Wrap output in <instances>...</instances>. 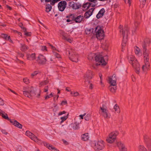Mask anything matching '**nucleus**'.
Masks as SVG:
<instances>
[{
	"mask_svg": "<svg viewBox=\"0 0 151 151\" xmlns=\"http://www.w3.org/2000/svg\"><path fill=\"white\" fill-rule=\"evenodd\" d=\"M143 48L144 64L142 66V70L144 73L149 70L150 63L149 55L150 52L149 50L145 46L143 47Z\"/></svg>",
	"mask_w": 151,
	"mask_h": 151,
	"instance_id": "1",
	"label": "nucleus"
},
{
	"mask_svg": "<svg viewBox=\"0 0 151 151\" xmlns=\"http://www.w3.org/2000/svg\"><path fill=\"white\" fill-rule=\"evenodd\" d=\"M127 58L129 63L134 69L136 73L139 74L140 71V65L137 60L130 53L128 54Z\"/></svg>",
	"mask_w": 151,
	"mask_h": 151,
	"instance_id": "2",
	"label": "nucleus"
},
{
	"mask_svg": "<svg viewBox=\"0 0 151 151\" xmlns=\"http://www.w3.org/2000/svg\"><path fill=\"white\" fill-rule=\"evenodd\" d=\"M120 29L119 32L123 37V40L122 44V46L124 47L126 45L127 42V39L128 37V28L125 27L123 28L122 25H120L119 26Z\"/></svg>",
	"mask_w": 151,
	"mask_h": 151,
	"instance_id": "3",
	"label": "nucleus"
},
{
	"mask_svg": "<svg viewBox=\"0 0 151 151\" xmlns=\"http://www.w3.org/2000/svg\"><path fill=\"white\" fill-rule=\"evenodd\" d=\"M95 60L96 62L95 64H93L92 67L94 69H96V66L99 65H105L106 63L101 55H97L95 57Z\"/></svg>",
	"mask_w": 151,
	"mask_h": 151,
	"instance_id": "4",
	"label": "nucleus"
},
{
	"mask_svg": "<svg viewBox=\"0 0 151 151\" xmlns=\"http://www.w3.org/2000/svg\"><path fill=\"white\" fill-rule=\"evenodd\" d=\"M119 134L117 131L112 132L110 133L107 137L106 141L107 142L110 144L113 143L116 140V137Z\"/></svg>",
	"mask_w": 151,
	"mask_h": 151,
	"instance_id": "5",
	"label": "nucleus"
},
{
	"mask_svg": "<svg viewBox=\"0 0 151 151\" xmlns=\"http://www.w3.org/2000/svg\"><path fill=\"white\" fill-rule=\"evenodd\" d=\"M95 35L96 37L99 40L103 39L104 37V30L99 26H97L94 30Z\"/></svg>",
	"mask_w": 151,
	"mask_h": 151,
	"instance_id": "6",
	"label": "nucleus"
},
{
	"mask_svg": "<svg viewBox=\"0 0 151 151\" xmlns=\"http://www.w3.org/2000/svg\"><path fill=\"white\" fill-rule=\"evenodd\" d=\"M100 109L99 111L101 114L104 118L108 119L109 118V113L107 107L105 105H102L100 107Z\"/></svg>",
	"mask_w": 151,
	"mask_h": 151,
	"instance_id": "7",
	"label": "nucleus"
},
{
	"mask_svg": "<svg viewBox=\"0 0 151 151\" xmlns=\"http://www.w3.org/2000/svg\"><path fill=\"white\" fill-rule=\"evenodd\" d=\"M68 52L70 55L69 58L73 62H77L78 61V55L74 52L73 49H71L70 50H67L66 52Z\"/></svg>",
	"mask_w": 151,
	"mask_h": 151,
	"instance_id": "8",
	"label": "nucleus"
},
{
	"mask_svg": "<svg viewBox=\"0 0 151 151\" xmlns=\"http://www.w3.org/2000/svg\"><path fill=\"white\" fill-rule=\"evenodd\" d=\"M93 144L94 145V148L95 150H101L104 147V142L102 140L95 141L93 142Z\"/></svg>",
	"mask_w": 151,
	"mask_h": 151,
	"instance_id": "9",
	"label": "nucleus"
},
{
	"mask_svg": "<svg viewBox=\"0 0 151 151\" xmlns=\"http://www.w3.org/2000/svg\"><path fill=\"white\" fill-rule=\"evenodd\" d=\"M26 135L29 137L31 139L39 144H41L42 142L41 140L38 139L34 134L29 131H27L26 132Z\"/></svg>",
	"mask_w": 151,
	"mask_h": 151,
	"instance_id": "10",
	"label": "nucleus"
},
{
	"mask_svg": "<svg viewBox=\"0 0 151 151\" xmlns=\"http://www.w3.org/2000/svg\"><path fill=\"white\" fill-rule=\"evenodd\" d=\"M40 91H39V92L37 93V91L34 90L33 87L32 86L30 88L29 91V94L27 95V97L31 98L32 96H36L37 98H39L40 95Z\"/></svg>",
	"mask_w": 151,
	"mask_h": 151,
	"instance_id": "11",
	"label": "nucleus"
},
{
	"mask_svg": "<svg viewBox=\"0 0 151 151\" xmlns=\"http://www.w3.org/2000/svg\"><path fill=\"white\" fill-rule=\"evenodd\" d=\"M144 139L148 150L151 151V139L149 136L145 134L144 136Z\"/></svg>",
	"mask_w": 151,
	"mask_h": 151,
	"instance_id": "12",
	"label": "nucleus"
},
{
	"mask_svg": "<svg viewBox=\"0 0 151 151\" xmlns=\"http://www.w3.org/2000/svg\"><path fill=\"white\" fill-rule=\"evenodd\" d=\"M94 75V74L92 70H88L84 75V79L85 81L91 80L93 78Z\"/></svg>",
	"mask_w": 151,
	"mask_h": 151,
	"instance_id": "13",
	"label": "nucleus"
},
{
	"mask_svg": "<svg viewBox=\"0 0 151 151\" xmlns=\"http://www.w3.org/2000/svg\"><path fill=\"white\" fill-rule=\"evenodd\" d=\"M60 36L62 37V39L64 40L67 41L70 43H71L73 41L72 38L69 37L68 36L67 33L63 30H60Z\"/></svg>",
	"mask_w": 151,
	"mask_h": 151,
	"instance_id": "14",
	"label": "nucleus"
},
{
	"mask_svg": "<svg viewBox=\"0 0 151 151\" xmlns=\"http://www.w3.org/2000/svg\"><path fill=\"white\" fill-rule=\"evenodd\" d=\"M67 4V2L65 1H62L60 2L58 5L59 11L61 12L63 11L66 7Z\"/></svg>",
	"mask_w": 151,
	"mask_h": 151,
	"instance_id": "15",
	"label": "nucleus"
},
{
	"mask_svg": "<svg viewBox=\"0 0 151 151\" xmlns=\"http://www.w3.org/2000/svg\"><path fill=\"white\" fill-rule=\"evenodd\" d=\"M37 61L40 64L44 65L46 63L47 60L45 56L41 54H40L37 58Z\"/></svg>",
	"mask_w": 151,
	"mask_h": 151,
	"instance_id": "16",
	"label": "nucleus"
},
{
	"mask_svg": "<svg viewBox=\"0 0 151 151\" xmlns=\"http://www.w3.org/2000/svg\"><path fill=\"white\" fill-rule=\"evenodd\" d=\"M116 78L115 74H114L111 77H109V83L113 86L116 85Z\"/></svg>",
	"mask_w": 151,
	"mask_h": 151,
	"instance_id": "17",
	"label": "nucleus"
},
{
	"mask_svg": "<svg viewBox=\"0 0 151 151\" xmlns=\"http://www.w3.org/2000/svg\"><path fill=\"white\" fill-rule=\"evenodd\" d=\"M73 17V19H74V20L76 23H80L83 19V17L82 16L79 15L76 18L74 17L72 14H70L69 16H67L66 17L71 18Z\"/></svg>",
	"mask_w": 151,
	"mask_h": 151,
	"instance_id": "18",
	"label": "nucleus"
},
{
	"mask_svg": "<svg viewBox=\"0 0 151 151\" xmlns=\"http://www.w3.org/2000/svg\"><path fill=\"white\" fill-rule=\"evenodd\" d=\"M69 6L74 9H78L81 6V4L79 3H75L73 1L70 2Z\"/></svg>",
	"mask_w": 151,
	"mask_h": 151,
	"instance_id": "19",
	"label": "nucleus"
},
{
	"mask_svg": "<svg viewBox=\"0 0 151 151\" xmlns=\"http://www.w3.org/2000/svg\"><path fill=\"white\" fill-rule=\"evenodd\" d=\"M43 143L45 146L47 147L49 150H51L52 151H59L56 148L50 144L45 142H43Z\"/></svg>",
	"mask_w": 151,
	"mask_h": 151,
	"instance_id": "20",
	"label": "nucleus"
},
{
	"mask_svg": "<svg viewBox=\"0 0 151 151\" xmlns=\"http://www.w3.org/2000/svg\"><path fill=\"white\" fill-rule=\"evenodd\" d=\"M10 122L12 123L14 126L16 127L19 129L22 128V125L19 122L15 120H10Z\"/></svg>",
	"mask_w": 151,
	"mask_h": 151,
	"instance_id": "21",
	"label": "nucleus"
},
{
	"mask_svg": "<svg viewBox=\"0 0 151 151\" xmlns=\"http://www.w3.org/2000/svg\"><path fill=\"white\" fill-rule=\"evenodd\" d=\"M94 8H91L86 12L84 14V17L85 18H88L92 14L94 10Z\"/></svg>",
	"mask_w": 151,
	"mask_h": 151,
	"instance_id": "22",
	"label": "nucleus"
},
{
	"mask_svg": "<svg viewBox=\"0 0 151 151\" xmlns=\"http://www.w3.org/2000/svg\"><path fill=\"white\" fill-rule=\"evenodd\" d=\"M27 59L29 60H33L35 59L36 56L35 53H32L31 54H27L26 55Z\"/></svg>",
	"mask_w": 151,
	"mask_h": 151,
	"instance_id": "23",
	"label": "nucleus"
},
{
	"mask_svg": "<svg viewBox=\"0 0 151 151\" xmlns=\"http://www.w3.org/2000/svg\"><path fill=\"white\" fill-rule=\"evenodd\" d=\"M0 115H1L4 119H7L10 121V120H11L9 118L7 114L2 110H1V111H0Z\"/></svg>",
	"mask_w": 151,
	"mask_h": 151,
	"instance_id": "24",
	"label": "nucleus"
},
{
	"mask_svg": "<svg viewBox=\"0 0 151 151\" xmlns=\"http://www.w3.org/2000/svg\"><path fill=\"white\" fill-rule=\"evenodd\" d=\"M134 52L135 54L137 56H139L141 55L140 49L137 46L134 47Z\"/></svg>",
	"mask_w": 151,
	"mask_h": 151,
	"instance_id": "25",
	"label": "nucleus"
},
{
	"mask_svg": "<svg viewBox=\"0 0 151 151\" xmlns=\"http://www.w3.org/2000/svg\"><path fill=\"white\" fill-rule=\"evenodd\" d=\"M105 12V11L104 8H102L101 9L96 16L97 18L99 19L102 17Z\"/></svg>",
	"mask_w": 151,
	"mask_h": 151,
	"instance_id": "26",
	"label": "nucleus"
},
{
	"mask_svg": "<svg viewBox=\"0 0 151 151\" xmlns=\"http://www.w3.org/2000/svg\"><path fill=\"white\" fill-rule=\"evenodd\" d=\"M81 139L84 141L88 140L89 138V136L88 133H86L82 134L81 136Z\"/></svg>",
	"mask_w": 151,
	"mask_h": 151,
	"instance_id": "27",
	"label": "nucleus"
},
{
	"mask_svg": "<svg viewBox=\"0 0 151 151\" xmlns=\"http://www.w3.org/2000/svg\"><path fill=\"white\" fill-rule=\"evenodd\" d=\"M109 42L107 40H105L102 46L103 48L105 50H107L109 45Z\"/></svg>",
	"mask_w": 151,
	"mask_h": 151,
	"instance_id": "28",
	"label": "nucleus"
},
{
	"mask_svg": "<svg viewBox=\"0 0 151 151\" xmlns=\"http://www.w3.org/2000/svg\"><path fill=\"white\" fill-rule=\"evenodd\" d=\"M116 145L119 150L125 147L124 143L121 141L117 142Z\"/></svg>",
	"mask_w": 151,
	"mask_h": 151,
	"instance_id": "29",
	"label": "nucleus"
},
{
	"mask_svg": "<svg viewBox=\"0 0 151 151\" xmlns=\"http://www.w3.org/2000/svg\"><path fill=\"white\" fill-rule=\"evenodd\" d=\"M94 30L93 28L87 29L86 30V33L87 35H91L92 34H94Z\"/></svg>",
	"mask_w": 151,
	"mask_h": 151,
	"instance_id": "30",
	"label": "nucleus"
},
{
	"mask_svg": "<svg viewBox=\"0 0 151 151\" xmlns=\"http://www.w3.org/2000/svg\"><path fill=\"white\" fill-rule=\"evenodd\" d=\"M49 82V80L47 78L45 80H44L40 82L39 84V86L40 87L42 86L47 84Z\"/></svg>",
	"mask_w": 151,
	"mask_h": 151,
	"instance_id": "31",
	"label": "nucleus"
},
{
	"mask_svg": "<svg viewBox=\"0 0 151 151\" xmlns=\"http://www.w3.org/2000/svg\"><path fill=\"white\" fill-rule=\"evenodd\" d=\"M109 89L111 92L114 93L116 90V86L111 85L109 87Z\"/></svg>",
	"mask_w": 151,
	"mask_h": 151,
	"instance_id": "32",
	"label": "nucleus"
},
{
	"mask_svg": "<svg viewBox=\"0 0 151 151\" xmlns=\"http://www.w3.org/2000/svg\"><path fill=\"white\" fill-rule=\"evenodd\" d=\"M28 47L24 44H20V49L23 51H25L27 50Z\"/></svg>",
	"mask_w": 151,
	"mask_h": 151,
	"instance_id": "33",
	"label": "nucleus"
},
{
	"mask_svg": "<svg viewBox=\"0 0 151 151\" xmlns=\"http://www.w3.org/2000/svg\"><path fill=\"white\" fill-rule=\"evenodd\" d=\"M80 122H77V121L75 122L73 124V128L74 129H77L79 128V125Z\"/></svg>",
	"mask_w": 151,
	"mask_h": 151,
	"instance_id": "34",
	"label": "nucleus"
},
{
	"mask_svg": "<svg viewBox=\"0 0 151 151\" xmlns=\"http://www.w3.org/2000/svg\"><path fill=\"white\" fill-rule=\"evenodd\" d=\"M53 93L51 92L50 94H48V93H46V96H45V100H47L48 99H50L52 97H53Z\"/></svg>",
	"mask_w": 151,
	"mask_h": 151,
	"instance_id": "35",
	"label": "nucleus"
},
{
	"mask_svg": "<svg viewBox=\"0 0 151 151\" xmlns=\"http://www.w3.org/2000/svg\"><path fill=\"white\" fill-rule=\"evenodd\" d=\"M91 4L92 3H86L83 4V8L86 9H88L90 6H91Z\"/></svg>",
	"mask_w": 151,
	"mask_h": 151,
	"instance_id": "36",
	"label": "nucleus"
},
{
	"mask_svg": "<svg viewBox=\"0 0 151 151\" xmlns=\"http://www.w3.org/2000/svg\"><path fill=\"white\" fill-rule=\"evenodd\" d=\"M138 148L139 151H147V149L143 145H140L139 146Z\"/></svg>",
	"mask_w": 151,
	"mask_h": 151,
	"instance_id": "37",
	"label": "nucleus"
},
{
	"mask_svg": "<svg viewBox=\"0 0 151 151\" xmlns=\"http://www.w3.org/2000/svg\"><path fill=\"white\" fill-rule=\"evenodd\" d=\"M1 37H2L8 40L9 41H12V40L10 39V37L9 36H8V35L6 34H2L1 35Z\"/></svg>",
	"mask_w": 151,
	"mask_h": 151,
	"instance_id": "38",
	"label": "nucleus"
},
{
	"mask_svg": "<svg viewBox=\"0 0 151 151\" xmlns=\"http://www.w3.org/2000/svg\"><path fill=\"white\" fill-rule=\"evenodd\" d=\"M28 88L27 87H24L23 88V94L25 96H27L28 94H29V91H27Z\"/></svg>",
	"mask_w": 151,
	"mask_h": 151,
	"instance_id": "39",
	"label": "nucleus"
},
{
	"mask_svg": "<svg viewBox=\"0 0 151 151\" xmlns=\"http://www.w3.org/2000/svg\"><path fill=\"white\" fill-rule=\"evenodd\" d=\"M70 94L71 96L73 97H77L79 95V94L78 92L74 91H71Z\"/></svg>",
	"mask_w": 151,
	"mask_h": 151,
	"instance_id": "40",
	"label": "nucleus"
},
{
	"mask_svg": "<svg viewBox=\"0 0 151 151\" xmlns=\"http://www.w3.org/2000/svg\"><path fill=\"white\" fill-rule=\"evenodd\" d=\"M114 110L115 112L119 113L120 112L119 107L117 104L115 105L114 107Z\"/></svg>",
	"mask_w": 151,
	"mask_h": 151,
	"instance_id": "41",
	"label": "nucleus"
},
{
	"mask_svg": "<svg viewBox=\"0 0 151 151\" xmlns=\"http://www.w3.org/2000/svg\"><path fill=\"white\" fill-rule=\"evenodd\" d=\"M52 8V7L51 5L48 4L46 5V11L47 12H48L51 10Z\"/></svg>",
	"mask_w": 151,
	"mask_h": 151,
	"instance_id": "42",
	"label": "nucleus"
},
{
	"mask_svg": "<svg viewBox=\"0 0 151 151\" xmlns=\"http://www.w3.org/2000/svg\"><path fill=\"white\" fill-rule=\"evenodd\" d=\"M88 1L92 3V4L91 5V6L93 7L96 6L97 4H96V2H97V0H88Z\"/></svg>",
	"mask_w": 151,
	"mask_h": 151,
	"instance_id": "43",
	"label": "nucleus"
},
{
	"mask_svg": "<svg viewBox=\"0 0 151 151\" xmlns=\"http://www.w3.org/2000/svg\"><path fill=\"white\" fill-rule=\"evenodd\" d=\"M39 73V71H35L33 73H31V76L32 78H33L34 76H36Z\"/></svg>",
	"mask_w": 151,
	"mask_h": 151,
	"instance_id": "44",
	"label": "nucleus"
},
{
	"mask_svg": "<svg viewBox=\"0 0 151 151\" xmlns=\"http://www.w3.org/2000/svg\"><path fill=\"white\" fill-rule=\"evenodd\" d=\"M95 55L94 53H91L90 54H89L88 56V59L89 60H91V59H93L94 57H95Z\"/></svg>",
	"mask_w": 151,
	"mask_h": 151,
	"instance_id": "45",
	"label": "nucleus"
},
{
	"mask_svg": "<svg viewBox=\"0 0 151 151\" xmlns=\"http://www.w3.org/2000/svg\"><path fill=\"white\" fill-rule=\"evenodd\" d=\"M23 81L24 83L27 84H28L29 83V80L27 78H24L23 79Z\"/></svg>",
	"mask_w": 151,
	"mask_h": 151,
	"instance_id": "46",
	"label": "nucleus"
},
{
	"mask_svg": "<svg viewBox=\"0 0 151 151\" xmlns=\"http://www.w3.org/2000/svg\"><path fill=\"white\" fill-rule=\"evenodd\" d=\"M68 118V116H64L60 118V119L61 120L60 123H62L64 121H65Z\"/></svg>",
	"mask_w": 151,
	"mask_h": 151,
	"instance_id": "47",
	"label": "nucleus"
},
{
	"mask_svg": "<svg viewBox=\"0 0 151 151\" xmlns=\"http://www.w3.org/2000/svg\"><path fill=\"white\" fill-rule=\"evenodd\" d=\"M91 116L90 114H88L85 117L84 119L86 121H88L90 119Z\"/></svg>",
	"mask_w": 151,
	"mask_h": 151,
	"instance_id": "48",
	"label": "nucleus"
},
{
	"mask_svg": "<svg viewBox=\"0 0 151 151\" xmlns=\"http://www.w3.org/2000/svg\"><path fill=\"white\" fill-rule=\"evenodd\" d=\"M49 88V87L48 86H45L44 89L43 91L44 92L46 93H48V88Z\"/></svg>",
	"mask_w": 151,
	"mask_h": 151,
	"instance_id": "49",
	"label": "nucleus"
},
{
	"mask_svg": "<svg viewBox=\"0 0 151 151\" xmlns=\"http://www.w3.org/2000/svg\"><path fill=\"white\" fill-rule=\"evenodd\" d=\"M60 0H52L50 3V4L52 5H54L55 3Z\"/></svg>",
	"mask_w": 151,
	"mask_h": 151,
	"instance_id": "50",
	"label": "nucleus"
},
{
	"mask_svg": "<svg viewBox=\"0 0 151 151\" xmlns=\"http://www.w3.org/2000/svg\"><path fill=\"white\" fill-rule=\"evenodd\" d=\"M60 105L62 106H63L64 105H66V106H67V101L66 100L65 101H62L61 102Z\"/></svg>",
	"mask_w": 151,
	"mask_h": 151,
	"instance_id": "51",
	"label": "nucleus"
},
{
	"mask_svg": "<svg viewBox=\"0 0 151 151\" xmlns=\"http://www.w3.org/2000/svg\"><path fill=\"white\" fill-rule=\"evenodd\" d=\"M16 151H23L22 147L20 146H18L17 148Z\"/></svg>",
	"mask_w": 151,
	"mask_h": 151,
	"instance_id": "52",
	"label": "nucleus"
},
{
	"mask_svg": "<svg viewBox=\"0 0 151 151\" xmlns=\"http://www.w3.org/2000/svg\"><path fill=\"white\" fill-rule=\"evenodd\" d=\"M140 22L137 21H135V23H134V26L136 28H137L138 25L139 24Z\"/></svg>",
	"mask_w": 151,
	"mask_h": 151,
	"instance_id": "53",
	"label": "nucleus"
},
{
	"mask_svg": "<svg viewBox=\"0 0 151 151\" xmlns=\"http://www.w3.org/2000/svg\"><path fill=\"white\" fill-rule=\"evenodd\" d=\"M4 104V102L3 99L0 97V105L3 106Z\"/></svg>",
	"mask_w": 151,
	"mask_h": 151,
	"instance_id": "54",
	"label": "nucleus"
},
{
	"mask_svg": "<svg viewBox=\"0 0 151 151\" xmlns=\"http://www.w3.org/2000/svg\"><path fill=\"white\" fill-rule=\"evenodd\" d=\"M41 48V50L43 51H47V47L45 46H42Z\"/></svg>",
	"mask_w": 151,
	"mask_h": 151,
	"instance_id": "55",
	"label": "nucleus"
},
{
	"mask_svg": "<svg viewBox=\"0 0 151 151\" xmlns=\"http://www.w3.org/2000/svg\"><path fill=\"white\" fill-rule=\"evenodd\" d=\"M54 55L55 56V57L57 58H61V57H60V55L58 53H54Z\"/></svg>",
	"mask_w": 151,
	"mask_h": 151,
	"instance_id": "56",
	"label": "nucleus"
},
{
	"mask_svg": "<svg viewBox=\"0 0 151 151\" xmlns=\"http://www.w3.org/2000/svg\"><path fill=\"white\" fill-rule=\"evenodd\" d=\"M66 113V112L65 111H63L60 112L58 114V115H61L63 114H65Z\"/></svg>",
	"mask_w": 151,
	"mask_h": 151,
	"instance_id": "57",
	"label": "nucleus"
},
{
	"mask_svg": "<svg viewBox=\"0 0 151 151\" xmlns=\"http://www.w3.org/2000/svg\"><path fill=\"white\" fill-rule=\"evenodd\" d=\"M1 131L2 133L6 135L8 134V133L6 132V130L5 129H1Z\"/></svg>",
	"mask_w": 151,
	"mask_h": 151,
	"instance_id": "58",
	"label": "nucleus"
},
{
	"mask_svg": "<svg viewBox=\"0 0 151 151\" xmlns=\"http://www.w3.org/2000/svg\"><path fill=\"white\" fill-rule=\"evenodd\" d=\"M67 18H69V19H67V20H66V21L67 22H70L71 21H72V20L73 19V17H71V18H69V17H67Z\"/></svg>",
	"mask_w": 151,
	"mask_h": 151,
	"instance_id": "59",
	"label": "nucleus"
},
{
	"mask_svg": "<svg viewBox=\"0 0 151 151\" xmlns=\"http://www.w3.org/2000/svg\"><path fill=\"white\" fill-rule=\"evenodd\" d=\"M62 141H63V143L65 144L66 145H68L69 144L68 142L67 141H66V140H65L64 139H63Z\"/></svg>",
	"mask_w": 151,
	"mask_h": 151,
	"instance_id": "60",
	"label": "nucleus"
},
{
	"mask_svg": "<svg viewBox=\"0 0 151 151\" xmlns=\"http://www.w3.org/2000/svg\"><path fill=\"white\" fill-rule=\"evenodd\" d=\"M86 114V113H85L83 115H80L79 116L81 117V119H83V117L85 116Z\"/></svg>",
	"mask_w": 151,
	"mask_h": 151,
	"instance_id": "61",
	"label": "nucleus"
},
{
	"mask_svg": "<svg viewBox=\"0 0 151 151\" xmlns=\"http://www.w3.org/2000/svg\"><path fill=\"white\" fill-rule=\"evenodd\" d=\"M90 86H89V88L90 89H92L93 88V85L91 83H90Z\"/></svg>",
	"mask_w": 151,
	"mask_h": 151,
	"instance_id": "62",
	"label": "nucleus"
},
{
	"mask_svg": "<svg viewBox=\"0 0 151 151\" xmlns=\"http://www.w3.org/2000/svg\"><path fill=\"white\" fill-rule=\"evenodd\" d=\"M18 2H19V4L17 3L15 1H14V2L15 4L17 5H21V3H20V2L19 1H18Z\"/></svg>",
	"mask_w": 151,
	"mask_h": 151,
	"instance_id": "63",
	"label": "nucleus"
},
{
	"mask_svg": "<svg viewBox=\"0 0 151 151\" xmlns=\"http://www.w3.org/2000/svg\"><path fill=\"white\" fill-rule=\"evenodd\" d=\"M120 151H127V149L125 147L119 150Z\"/></svg>",
	"mask_w": 151,
	"mask_h": 151,
	"instance_id": "64",
	"label": "nucleus"
}]
</instances>
